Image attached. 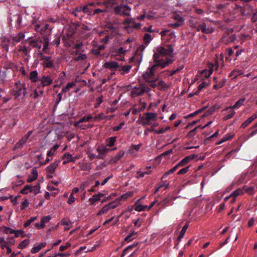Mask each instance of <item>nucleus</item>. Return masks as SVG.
Returning <instances> with one entry per match:
<instances>
[{"label":"nucleus","mask_w":257,"mask_h":257,"mask_svg":"<svg viewBox=\"0 0 257 257\" xmlns=\"http://www.w3.org/2000/svg\"><path fill=\"white\" fill-rule=\"evenodd\" d=\"M173 51L171 45H167L165 47L160 46L157 48L153 55L155 64L149 67L142 74L143 78L146 82L152 81L154 79L158 78L156 73L159 67L164 68L173 62Z\"/></svg>","instance_id":"1"},{"label":"nucleus","mask_w":257,"mask_h":257,"mask_svg":"<svg viewBox=\"0 0 257 257\" xmlns=\"http://www.w3.org/2000/svg\"><path fill=\"white\" fill-rule=\"evenodd\" d=\"M151 89L146 84H140L132 88L131 95L132 97H136L142 95L145 92H148Z\"/></svg>","instance_id":"2"},{"label":"nucleus","mask_w":257,"mask_h":257,"mask_svg":"<svg viewBox=\"0 0 257 257\" xmlns=\"http://www.w3.org/2000/svg\"><path fill=\"white\" fill-rule=\"evenodd\" d=\"M38 54L41 56V60L43 61L42 65L44 68L52 69L55 67V61L51 57L46 56L42 52H39Z\"/></svg>","instance_id":"3"},{"label":"nucleus","mask_w":257,"mask_h":257,"mask_svg":"<svg viewBox=\"0 0 257 257\" xmlns=\"http://www.w3.org/2000/svg\"><path fill=\"white\" fill-rule=\"evenodd\" d=\"M119 200H115L104 205L96 214L97 216H100L107 213L110 209H114L119 205Z\"/></svg>","instance_id":"4"},{"label":"nucleus","mask_w":257,"mask_h":257,"mask_svg":"<svg viewBox=\"0 0 257 257\" xmlns=\"http://www.w3.org/2000/svg\"><path fill=\"white\" fill-rule=\"evenodd\" d=\"M114 12L117 15L129 16L131 11L130 7L125 5H120L114 8Z\"/></svg>","instance_id":"5"},{"label":"nucleus","mask_w":257,"mask_h":257,"mask_svg":"<svg viewBox=\"0 0 257 257\" xmlns=\"http://www.w3.org/2000/svg\"><path fill=\"white\" fill-rule=\"evenodd\" d=\"M60 162V160H55L46 168V172L49 178H52L53 177V174L55 172L56 169L59 165Z\"/></svg>","instance_id":"6"},{"label":"nucleus","mask_w":257,"mask_h":257,"mask_svg":"<svg viewBox=\"0 0 257 257\" xmlns=\"http://www.w3.org/2000/svg\"><path fill=\"white\" fill-rule=\"evenodd\" d=\"M27 94L26 88L24 83L17 84V87L14 91V95L16 97H24Z\"/></svg>","instance_id":"7"},{"label":"nucleus","mask_w":257,"mask_h":257,"mask_svg":"<svg viewBox=\"0 0 257 257\" xmlns=\"http://www.w3.org/2000/svg\"><path fill=\"white\" fill-rule=\"evenodd\" d=\"M41 85L43 87L50 86L53 81V78L49 75H43L39 79Z\"/></svg>","instance_id":"8"},{"label":"nucleus","mask_w":257,"mask_h":257,"mask_svg":"<svg viewBox=\"0 0 257 257\" xmlns=\"http://www.w3.org/2000/svg\"><path fill=\"white\" fill-rule=\"evenodd\" d=\"M160 34L164 39L167 41H174L175 40V35L173 32H170L169 30H165L162 31Z\"/></svg>","instance_id":"9"},{"label":"nucleus","mask_w":257,"mask_h":257,"mask_svg":"<svg viewBox=\"0 0 257 257\" xmlns=\"http://www.w3.org/2000/svg\"><path fill=\"white\" fill-rule=\"evenodd\" d=\"M29 192H34L35 194L39 193V190H37L36 187L32 186L31 185H26L21 191V193L23 194H27Z\"/></svg>","instance_id":"10"},{"label":"nucleus","mask_w":257,"mask_h":257,"mask_svg":"<svg viewBox=\"0 0 257 257\" xmlns=\"http://www.w3.org/2000/svg\"><path fill=\"white\" fill-rule=\"evenodd\" d=\"M96 150L98 153L100 155L99 156H101L103 158L109 152L111 151L110 149L107 148L106 146H104L103 145L99 146Z\"/></svg>","instance_id":"11"},{"label":"nucleus","mask_w":257,"mask_h":257,"mask_svg":"<svg viewBox=\"0 0 257 257\" xmlns=\"http://www.w3.org/2000/svg\"><path fill=\"white\" fill-rule=\"evenodd\" d=\"M235 39L236 37L234 35H226L222 37L220 40V41L221 43H222L225 45H227L231 42H233Z\"/></svg>","instance_id":"12"},{"label":"nucleus","mask_w":257,"mask_h":257,"mask_svg":"<svg viewBox=\"0 0 257 257\" xmlns=\"http://www.w3.org/2000/svg\"><path fill=\"white\" fill-rule=\"evenodd\" d=\"M104 66L106 68H107V69L113 70V71L116 70L119 67V66L118 63H117L115 61H112L106 62L104 64Z\"/></svg>","instance_id":"13"},{"label":"nucleus","mask_w":257,"mask_h":257,"mask_svg":"<svg viewBox=\"0 0 257 257\" xmlns=\"http://www.w3.org/2000/svg\"><path fill=\"white\" fill-rule=\"evenodd\" d=\"M124 153L125 152L124 151H120L118 152L115 156L110 158L109 161V163L110 164H113L117 163L119 160V159L123 156Z\"/></svg>","instance_id":"14"},{"label":"nucleus","mask_w":257,"mask_h":257,"mask_svg":"<svg viewBox=\"0 0 257 257\" xmlns=\"http://www.w3.org/2000/svg\"><path fill=\"white\" fill-rule=\"evenodd\" d=\"M141 199H139L134 205V209L137 211H142L147 209L148 208L147 205H143L140 204Z\"/></svg>","instance_id":"15"},{"label":"nucleus","mask_w":257,"mask_h":257,"mask_svg":"<svg viewBox=\"0 0 257 257\" xmlns=\"http://www.w3.org/2000/svg\"><path fill=\"white\" fill-rule=\"evenodd\" d=\"M142 57L143 54H142V53H139L138 51H137L135 55L130 59L129 62H132L135 61L137 64H140L142 60Z\"/></svg>","instance_id":"16"},{"label":"nucleus","mask_w":257,"mask_h":257,"mask_svg":"<svg viewBox=\"0 0 257 257\" xmlns=\"http://www.w3.org/2000/svg\"><path fill=\"white\" fill-rule=\"evenodd\" d=\"M29 79L33 83H36L39 81L38 72L37 70L32 71L30 73Z\"/></svg>","instance_id":"17"},{"label":"nucleus","mask_w":257,"mask_h":257,"mask_svg":"<svg viewBox=\"0 0 257 257\" xmlns=\"http://www.w3.org/2000/svg\"><path fill=\"white\" fill-rule=\"evenodd\" d=\"M18 51L22 53L23 56H27L30 52V49L25 45H20L18 47Z\"/></svg>","instance_id":"18"},{"label":"nucleus","mask_w":257,"mask_h":257,"mask_svg":"<svg viewBox=\"0 0 257 257\" xmlns=\"http://www.w3.org/2000/svg\"><path fill=\"white\" fill-rule=\"evenodd\" d=\"M224 110H226L228 112L223 118L224 120H226L232 118L235 113V111L230 106L226 107Z\"/></svg>","instance_id":"19"},{"label":"nucleus","mask_w":257,"mask_h":257,"mask_svg":"<svg viewBox=\"0 0 257 257\" xmlns=\"http://www.w3.org/2000/svg\"><path fill=\"white\" fill-rule=\"evenodd\" d=\"M201 31L203 33L210 34L213 32V29L212 27L207 26L205 23H203L201 24Z\"/></svg>","instance_id":"20"},{"label":"nucleus","mask_w":257,"mask_h":257,"mask_svg":"<svg viewBox=\"0 0 257 257\" xmlns=\"http://www.w3.org/2000/svg\"><path fill=\"white\" fill-rule=\"evenodd\" d=\"M61 224L65 225L66 227L64 228V230L67 231L72 227V223L69 219L63 218L61 221Z\"/></svg>","instance_id":"21"},{"label":"nucleus","mask_w":257,"mask_h":257,"mask_svg":"<svg viewBox=\"0 0 257 257\" xmlns=\"http://www.w3.org/2000/svg\"><path fill=\"white\" fill-rule=\"evenodd\" d=\"M78 165L80 168V170L82 171H89L92 168L91 164L90 163L79 162Z\"/></svg>","instance_id":"22"},{"label":"nucleus","mask_w":257,"mask_h":257,"mask_svg":"<svg viewBox=\"0 0 257 257\" xmlns=\"http://www.w3.org/2000/svg\"><path fill=\"white\" fill-rule=\"evenodd\" d=\"M257 118V113L255 112L253 113L251 116L247 119L241 125V127L244 128L247 126L250 122H251L254 119Z\"/></svg>","instance_id":"23"},{"label":"nucleus","mask_w":257,"mask_h":257,"mask_svg":"<svg viewBox=\"0 0 257 257\" xmlns=\"http://www.w3.org/2000/svg\"><path fill=\"white\" fill-rule=\"evenodd\" d=\"M42 40H32L29 41V44L34 48H38L40 49L41 48Z\"/></svg>","instance_id":"24"},{"label":"nucleus","mask_w":257,"mask_h":257,"mask_svg":"<svg viewBox=\"0 0 257 257\" xmlns=\"http://www.w3.org/2000/svg\"><path fill=\"white\" fill-rule=\"evenodd\" d=\"M243 74V72L241 70H233L231 72V73L229 74V76L230 77H231L232 79H234L238 77V76H240Z\"/></svg>","instance_id":"25"},{"label":"nucleus","mask_w":257,"mask_h":257,"mask_svg":"<svg viewBox=\"0 0 257 257\" xmlns=\"http://www.w3.org/2000/svg\"><path fill=\"white\" fill-rule=\"evenodd\" d=\"M157 87L161 90H166L169 88L170 86L165 83L164 81L160 80L157 83Z\"/></svg>","instance_id":"26"},{"label":"nucleus","mask_w":257,"mask_h":257,"mask_svg":"<svg viewBox=\"0 0 257 257\" xmlns=\"http://www.w3.org/2000/svg\"><path fill=\"white\" fill-rule=\"evenodd\" d=\"M132 68V65H124L121 67H119V71L121 72V74L123 75L129 73Z\"/></svg>","instance_id":"27"},{"label":"nucleus","mask_w":257,"mask_h":257,"mask_svg":"<svg viewBox=\"0 0 257 257\" xmlns=\"http://www.w3.org/2000/svg\"><path fill=\"white\" fill-rule=\"evenodd\" d=\"M62 159L63 160V164L65 165L71 162V160H72L71 159H72V155L69 153H66L63 155Z\"/></svg>","instance_id":"28"},{"label":"nucleus","mask_w":257,"mask_h":257,"mask_svg":"<svg viewBox=\"0 0 257 257\" xmlns=\"http://www.w3.org/2000/svg\"><path fill=\"white\" fill-rule=\"evenodd\" d=\"M46 245V242H42L36 246H34L31 249V252L33 253H36L39 252L41 248L44 247Z\"/></svg>","instance_id":"29"},{"label":"nucleus","mask_w":257,"mask_h":257,"mask_svg":"<svg viewBox=\"0 0 257 257\" xmlns=\"http://www.w3.org/2000/svg\"><path fill=\"white\" fill-rule=\"evenodd\" d=\"M44 41V46L42 50V53H48V46L49 44V38L47 37H45L43 38Z\"/></svg>","instance_id":"30"},{"label":"nucleus","mask_w":257,"mask_h":257,"mask_svg":"<svg viewBox=\"0 0 257 257\" xmlns=\"http://www.w3.org/2000/svg\"><path fill=\"white\" fill-rule=\"evenodd\" d=\"M116 137H111L108 138L106 140V146L108 147H112L114 145V144L116 142Z\"/></svg>","instance_id":"31"},{"label":"nucleus","mask_w":257,"mask_h":257,"mask_svg":"<svg viewBox=\"0 0 257 257\" xmlns=\"http://www.w3.org/2000/svg\"><path fill=\"white\" fill-rule=\"evenodd\" d=\"M193 157L191 156H188L185 157L183 158L180 162H179V165L181 167H183L188 164L192 159H193Z\"/></svg>","instance_id":"32"},{"label":"nucleus","mask_w":257,"mask_h":257,"mask_svg":"<svg viewBox=\"0 0 257 257\" xmlns=\"http://www.w3.org/2000/svg\"><path fill=\"white\" fill-rule=\"evenodd\" d=\"M145 119L147 120H156L157 116V114L154 112H146L145 114Z\"/></svg>","instance_id":"33"},{"label":"nucleus","mask_w":257,"mask_h":257,"mask_svg":"<svg viewBox=\"0 0 257 257\" xmlns=\"http://www.w3.org/2000/svg\"><path fill=\"white\" fill-rule=\"evenodd\" d=\"M91 119H92V116L90 114L88 115L87 116H84L81 119H80L78 121L76 122L75 123V125L78 126L79 123H82L83 122L89 121Z\"/></svg>","instance_id":"34"},{"label":"nucleus","mask_w":257,"mask_h":257,"mask_svg":"<svg viewBox=\"0 0 257 257\" xmlns=\"http://www.w3.org/2000/svg\"><path fill=\"white\" fill-rule=\"evenodd\" d=\"M25 37V35L23 33H19L16 36L13 37V40L16 43H19L23 40Z\"/></svg>","instance_id":"35"},{"label":"nucleus","mask_w":257,"mask_h":257,"mask_svg":"<svg viewBox=\"0 0 257 257\" xmlns=\"http://www.w3.org/2000/svg\"><path fill=\"white\" fill-rule=\"evenodd\" d=\"M200 127H201V125H198L196 126L195 128H194L193 130L189 131L187 133L186 137L188 139L192 138L195 135H196V131L197 129L200 128Z\"/></svg>","instance_id":"36"},{"label":"nucleus","mask_w":257,"mask_h":257,"mask_svg":"<svg viewBox=\"0 0 257 257\" xmlns=\"http://www.w3.org/2000/svg\"><path fill=\"white\" fill-rule=\"evenodd\" d=\"M104 196V194L101 193H99L97 194H94L93 195L92 197L90 198L89 200L90 201H92L93 202L99 201L100 200V198Z\"/></svg>","instance_id":"37"},{"label":"nucleus","mask_w":257,"mask_h":257,"mask_svg":"<svg viewBox=\"0 0 257 257\" xmlns=\"http://www.w3.org/2000/svg\"><path fill=\"white\" fill-rule=\"evenodd\" d=\"M59 145H54L50 151H49L47 153V156L48 157H51L53 156L56 151V150L59 148Z\"/></svg>","instance_id":"38"},{"label":"nucleus","mask_w":257,"mask_h":257,"mask_svg":"<svg viewBox=\"0 0 257 257\" xmlns=\"http://www.w3.org/2000/svg\"><path fill=\"white\" fill-rule=\"evenodd\" d=\"M245 101V98H242L236 102V103L232 106H230L233 109L239 108L241 105L243 104Z\"/></svg>","instance_id":"39"},{"label":"nucleus","mask_w":257,"mask_h":257,"mask_svg":"<svg viewBox=\"0 0 257 257\" xmlns=\"http://www.w3.org/2000/svg\"><path fill=\"white\" fill-rule=\"evenodd\" d=\"M76 83L74 82L68 83L65 86L63 87L62 89L63 93L68 92L71 88L74 86Z\"/></svg>","instance_id":"40"},{"label":"nucleus","mask_w":257,"mask_h":257,"mask_svg":"<svg viewBox=\"0 0 257 257\" xmlns=\"http://www.w3.org/2000/svg\"><path fill=\"white\" fill-rule=\"evenodd\" d=\"M188 224H186L182 228V229L180 232V234L178 236V240L179 241H180L182 239V238L184 237V236L186 232V230L188 228Z\"/></svg>","instance_id":"41"},{"label":"nucleus","mask_w":257,"mask_h":257,"mask_svg":"<svg viewBox=\"0 0 257 257\" xmlns=\"http://www.w3.org/2000/svg\"><path fill=\"white\" fill-rule=\"evenodd\" d=\"M226 80L225 79H221L218 83L213 85V88L215 89H218L220 88H222L226 83Z\"/></svg>","instance_id":"42"},{"label":"nucleus","mask_w":257,"mask_h":257,"mask_svg":"<svg viewBox=\"0 0 257 257\" xmlns=\"http://www.w3.org/2000/svg\"><path fill=\"white\" fill-rule=\"evenodd\" d=\"M213 71V69L211 67H209L208 69H205V70H203L202 71L201 73L204 77H205L206 78H208L212 73Z\"/></svg>","instance_id":"43"},{"label":"nucleus","mask_w":257,"mask_h":257,"mask_svg":"<svg viewBox=\"0 0 257 257\" xmlns=\"http://www.w3.org/2000/svg\"><path fill=\"white\" fill-rule=\"evenodd\" d=\"M173 19L177 21V22L183 25L184 24V19L179 14L175 13L173 16Z\"/></svg>","instance_id":"44"},{"label":"nucleus","mask_w":257,"mask_h":257,"mask_svg":"<svg viewBox=\"0 0 257 257\" xmlns=\"http://www.w3.org/2000/svg\"><path fill=\"white\" fill-rule=\"evenodd\" d=\"M243 193V190L240 188H238L236 190L234 191L230 195V196L236 198L237 196L242 195Z\"/></svg>","instance_id":"45"},{"label":"nucleus","mask_w":257,"mask_h":257,"mask_svg":"<svg viewBox=\"0 0 257 257\" xmlns=\"http://www.w3.org/2000/svg\"><path fill=\"white\" fill-rule=\"evenodd\" d=\"M173 149H170L167 151H165V152L162 153L160 156L159 158H163V157H166V158L167 159L169 158L171 154L173 153Z\"/></svg>","instance_id":"46"},{"label":"nucleus","mask_w":257,"mask_h":257,"mask_svg":"<svg viewBox=\"0 0 257 257\" xmlns=\"http://www.w3.org/2000/svg\"><path fill=\"white\" fill-rule=\"evenodd\" d=\"M170 128L169 126L166 127V128H161L159 130H156L154 128H152V132H153L155 134H163L165 133L166 131L169 130Z\"/></svg>","instance_id":"47"},{"label":"nucleus","mask_w":257,"mask_h":257,"mask_svg":"<svg viewBox=\"0 0 257 257\" xmlns=\"http://www.w3.org/2000/svg\"><path fill=\"white\" fill-rule=\"evenodd\" d=\"M143 40L146 44H149L152 40V35L149 33H146L144 36Z\"/></svg>","instance_id":"48"},{"label":"nucleus","mask_w":257,"mask_h":257,"mask_svg":"<svg viewBox=\"0 0 257 257\" xmlns=\"http://www.w3.org/2000/svg\"><path fill=\"white\" fill-rule=\"evenodd\" d=\"M29 242V239H25L18 245V247L20 249H23L28 245Z\"/></svg>","instance_id":"49"},{"label":"nucleus","mask_w":257,"mask_h":257,"mask_svg":"<svg viewBox=\"0 0 257 257\" xmlns=\"http://www.w3.org/2000/svg\"><path fill=\"white\" fill-rule=\"evenodd\" d=\"M112 52L117 53L119 54V55H123L126 52V50H124L122 47H119L118 48L114 49Z\"/></svg>","instance_id":"50"},{"label":"nucleus","mask_w":257,"mask_h":257,"mask_svg":"<svg viewBox=\"0 0 257 257\" xmlns=\"http://www.w3.org/2000/svg\"><path fill=\"white\" fill-rule=\"evenodd\" d=\"M47 189L49 191H54L51 194V195L54 196H55L59 192V189L58 188H55L53 186H50V185L48 186Z\"/></svg>","instance_id":"51"},{"label":"nucleus","mask_w":257,"mask_h":257,"mask_svg":"<svg viewBox=\"0 0 257 257\" xmlns=\"http://www.w3.org/2000/svg\"><path fill=\"white\" fill-rule=\"evenodd\" d=\"M137 234V233L135 231L133 232L132 233L128 235L126 237L124 238V241L129 242L134 239L135 237V236Z\"/></svg>","instance_id":"52"},{"label":"nucleus","mask_w":257,"mask_h":257,"mask_svg":"<svg viewBox=\"0 0 257 257\" xmlns=\"http://www.w3.org/2000/svg\"><path fill=\"white\" fill-rule=\"evenodd\" d=\"M37 219V216L32 217L30 219L28 220L24 224V226L26 228L29 226L31 223L35 221Z\"/></svg>","instance_id":"53"},{"label":"nucleus","mask_w":257,"mask_h":257,"mask_svg":"<svg viewBox=\"0 0 257 257\" xmlns=\"http://www.w3.org/2000/svg\"><path fill=\"white\" fill-rule=\"evenodd\" d=\"M51 219V217L50 215L43 216L41 219V222L42 224L45 225V224L48 222Z\"/></svg>","instance_id":"54"},{"label":"nucleus","mask_w":257,"mask_h":257,"mask_svg":"<svg viewBox=\"0 0 257 257\" xmlns=\"http://www.w3.org/2000/svg\"><path fill=\"white\" fill-rule=\"evenodd\" d=\"M140 148V145H132L130 149L128 150V151L130 153H134V150H135L136 151H138L139 150Z\"/></svg>","instance_id":"55"},{"label":"nucleus","mask_w":257,"mask_h":257,"mask_svg":"<svg viewBox=\"0 0 257 257\" xmlns=\"http://www.w3.org/2000/svg\"><path fill=\"white\" fill-rule=\"evenodd\" d=\"M205 108H206V107H205L203 108H201V109H199L193 113H190L186 117V118H188L190 117H192L193 116H195V115L203 111Z\"/></svg>","instance_id":"56"},{"label":"nucleus","mask_w":257,"mask_h":257,"mask_svg":"<svg viewBox=\"0 0 257 257\" xmlns=\"http://www.w3.org/2000/svg\"><path fill=\"white\" fill-rule=\"evenodd\" d=\"M103 97L102 95L100 96L99 97H98L96 99V103L94 105L95 108H97L100 104L103 102Z\"/></svg>","instance_id":"57"},{"label":"nucleus","mask_w":257,"mask_h":257,"mask_svg":"<svg viewBox=\"0 0 257 257\" xmlns=\"http://www.w3.org/2000/svg\"><path fill=\"white\" fill-rule=\"evenodd\" d=\"M29 202L28 201V200L27 199H24L22 203L21 209H25L29 206Z\"/></svg>","instance_id":"58"},{"label":"nucleus","mask_w":257,"mask_h":257,"mask_svg":"<svg viewBox=\"0 0 257 257\" xmlns=\"http://www.w3.org/2000/svg\"><path fill=\"white\" fill-rule=\"evenodd\" d=\"M189 166L186 167L180 170L178 172V175L185 174L189 171Z\"/></svg>","instance_id":"59"},{"label":"nucleus","mask_w":257,"mask_h":257,"mask_svg":"<svg viewBox=\"0 0 257 257\" xmlns=\"http://www.w3.org/2000/svg\"><path fill=\"white\" fill-rule=\"evenodd\" d=\"M141 119H142V120H140L141 118H140L139 121H141L140 123L142 124V125H146L147 124H148V125L152 124V123L150 122V121L149 120H147V119H145V118L143 117L141 118Z\"/></svg>","instance_id":"60"},{"label":"nucleus","mask_w":257,"mask_h":257,"mask_svg":"<svg viewBox=\"0 0 257 257\" xmlns=\"http://www.w3.org/2000/svg\"><path fill=\"white\" fill-rule=\"evenodd\" d=\"M133 195V193L132 192H127V193L121 195V198L123 199H126L129 197H132Z\"/></svg>","instance_id":"61"},{"label":"nucleus","mask_w":257,"mask_h":257,"mask_svg":"<svg viewBox=\"0 0 257 257\" xmlns=\"http://www.w3.org/2000/svg\"><path fill=\"white\" fill-rule=\"evenodd\" d=\"M183 67H178L177 69H175V70H173L172 71H171L170 72V74L169 75L170 76H173V75H174L175 74L180 72L182 69Z\"/></svg>","instance_id":"62"},{"label":"nucleus","mask_w":257,"mask_h":257,"mask_svg":"<svg viewBox=\"0 0 257 257\" xmlns=\"http://www.w3.org/2000/svg\"><path fill=\"white\" fill-rule=\"evenodd\" d=\"M75 201V198L74 195L70 194L68 200L67 201V203L69 204H72Z\"/></svg>","instance_id":"63"},{"label":"nucleus","mask_w":257,"mask_h":257,"mask_svg":"<svg viewBox=\"0 0 257 257\" xmlns=\"http://www.w3.org/2000/svg\"><path fill=\"white\" fill-rule=\"evenodd\" d=\"M35 30L38 32L40 33L41 34H43V28H41L39 24H37L35 27Z\"/></svg>","instance_id":"64"}]
</instances>
